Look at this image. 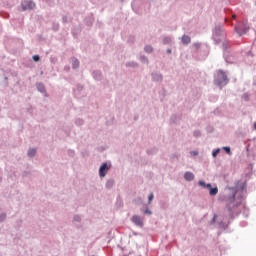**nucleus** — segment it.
Listing matches in <instances>:
<instances>
[{
  "label": "nucleus",
  "mask_w": 256,
  "mask_h": 256,
  "mask_svg": "<svg viewBox=\"0 0 256 256\" xmlns=\"http://www.w3.org/2000/svg\"><path fill=\"white\" fill-rule=\"evenodd\" d=\"M233 194L229 197L226 207L222 215L217 216L213 215V218L210 220L209 225H216L218 229H227L229 223L242 213L244 217H249V208L241 204L243 201V194L245 193V183L237 184L232 188Z\"/></svg>",
  "instance_id": "nucleus-1"
},
{
  "label": "nucleus",
  "mask_w": 256,
  "mask_h": 256,
  "mask_svg": "<svg viewBox=\"0 0 256 256\" xmlns=\"http://www.w3.org/2000/svg\"><path fill=\"white\" fill-rule=\"evenodd\" d=\"M212 39L216 45H219L221 41L225 40V30L223 29V25L218 24L215 26L212 32Z\"/></svg>",
  "instance_id": "nucleus-2"
},
{
  "label": "nucleus",
  "mask_w": 256,
  "mask_h": 256,
  "mask_svg": "<svg viewBox=\"0 0 256 256\" xmlns=\"http://www.w3.org/2000/svg\"><path fill=\"white\" fill-rule=\"evenodd\" d=\"M227 83H229L227 74H225L223 70H218L217 75L214 76V85H217V87L223 89Z\"/></svg>",
  "instance_id": "nucleus-3"
},
{
  "label": "nucleus",
  "mask_w": 256,
  "mask_h": 256,
  "mask_svg": "<svg viewBox=\"0 0 256 256\" xmlns=\"http://www.w3.org/2000/svg\"><path fill=\"white\" fill-rule=\"evenodd\" d=\"M20 7L22 11H31L35 9V2H33L32 0H24L21 2Z\"/></svg>",
  "instance_id": "nucleus-4"
},
{
  "label": "nucleus",
  "mask_w": 256,
  "mask_h": 256,
  "mask_svg": "<svg viewBox=\"0 0 256 256\" xmlns=\"http://www.w3.org/2000/svg\"><path fill=\"white\" fill-rule=\"evenodd\" d=\"M111 163L104 162L101 164L99 168V177H105L107 173H109V169H111Z\"/></svg>",
  "instance_id": "nucleus-5"
},
{
  "label": "nucleus",
  "mask_w": 256,
  "mask_h": 256,
  "mask_svg": "<svg viewBox=\"0 0 256 256\" xmlns=\"http://www.w3.org/2000/svg\"><path fill=\"white\" fill-rule=\"evenodd\" d=\"M131 221L136 227L143 228V219L139 215H133Z\"/></svg>",
  "instance_id": "nucleus-6"
},
{
  "label": "nucleus",
  "mask_w": 256,
  "mask_h": 256,
  "mask_svg": "<svg viewBox=\"0 0 256 256\" xmlns=\"http://www.w3.org/2000/svg\"><path fill=\"white\" fill-rule=\"evenodd\" d=\"M247 31H249V28H247V26L235 27V32L239 35V37H242V35H246Z\"/></svg>",
  "instance_id": "nucleus-7"
},
{
  "label": "nucleus",
  "mask_w": 256,
  "mask_h": 256,
  "mask_svg": "<svg viewBox=\"0 0 256 256\" xmlns=\"http://www.w3.org/2000/svg\"><path fill=\"white\" fill-rule=\"evenodd\" d=\"M222 49L224 51V57H227L229 55V49H230V45H229V41L225 40H222Z\"/></svg>",
  "instance_id": "nucleus-8"
},
{
  "label": "nucleus",
  "mask_w": 256,
  "mask_h": 256,
  "mask_svg": "<svg viewBox=\"0 0 256 256\" xmlns=\"http://www.w3.org/2000/svg\"><path fill=\"white\" fill-rule=\"evenodd\" d=\"M207 189L209 190V195H211V197L217 195V193H219V188L217 187H213L211 185V183L207 184Z\"/></svg>",
  "instance_id": "nucleus-9"
},
{
  "label": "nucleus",
  "mask_w": 256,
  "mask_h": 256,
  "mask_svg": "<svg viewBox=\"0 0 256 256\" xmlns=\"http://www.w3.org/2000/svg\"><path fill=\"white\" fill-rule=\"evenodd\" d=\"M92 77L95 81H102L103 73L99 70H95L92 72Z\"/></svg>",
  "instance_id": "nucleus-10"
},
{
  "label": "nucleus",
  "mask_w": 256,
  "mask_h": 256,
  "mask_svg": "<svg viewBox=\"0 0 256 256\" xmlns=\"http://www.w3.org/2000/svg\"><path fill=\"white\" fill-rule=\"evenodd\" d=\"M152 76V80L156 81V82H161L163 81V74L159 73V72H153L151 74Z\"/></svg>",
  "instance_id": "nucleus-11"
},
{
  "label": "nucleus",
  "mask_w": 256,
  "mask_h": 256,
  "mask_svg": "<svg viewBox=\"0 0 256 256\" xmlns=\"http://www.w3.org/2000/svg\"><path fill=\"white\" fill-rule=\"evenodd\" d=\"M184 179L185 181H193V179H195V174H193V172H185L184 173Z\"/></svg>",
  "instance_id": "nucleus-12"
},
{
  "label": "nucleus",
  "mask_w": 256,
  "mask_h": 256,
  "mask_svg": "<svg viewBox=\"0 0 256 256\" xmlns=\"http://www.w3.org/2000/svg\"><path fill=\"white\" fill-rule=\"evenodd\" d=\"M36 88L39 93H47V90H45V85L43 83H37Z\"/></svg>",
  "instance_id": "nucleus-13"
},
{
  "label": "nucleus",
  "mask_w": 256,
  "mask_h": 256,
  "mask_svg": "<svg viewBox=\"0 0 256 256\" xmlns=\"http://www.w3.org/2000/svg\"><path fill=\"white\" fill-rule=\"evenodd\" d=\"M181 41H182L183 45H189V43H191V37L184 34L181 37Z\"/></svg>",
  "instance_id": "nucleus-14"
},
{
  "label": "nucleus",
  "mask_w": 256,
  "mask_h": 256,
  "mask_svg": "<svg viewBox=\"0 0 256 256\" xmlns=\"http://www.w3.org/2000/svg\"><path fill=\"white\" fill-rule=\"evenodd\" d=\"M126 67H130L131 69H137L139 67V64L135 61L126 62Z\"/></svg>",
  "instance_id": "nucleus-15"
},
{
  "label": "nucleus",
  "mask_w": 256,
  "mask_h": 256,
  "mask_svg": "<svg viewBox=\"0 0 256 256\" xmlns=\"http://www.w3.org/2000/svg\"><path fill=\"white\" fill-rule=\"evenodd\" d=\"M172 43H173V38L171 36H165L163 38L164 45H172Z\"/></svg>",
  "instance_id": "nucleus-16"
},
{
  "label": "nucleus",
  "mask_w": 256,
  "mask_h": 256,
  "mask_svg": "<svg viewBox=\"0 0 256 256\" xmlns=\"http://www.w3.org/2000/svg\"><path fill=\"white\" fill-rule=\"evenodd\" d=\"M113 185H115V180L114 179H108L106 181L105 187H106V189H113Z\"/></svg>",
  "instance_id": "nucleus-17"
},
{
  "label": "nucleus",
  "mask_w": 256,
  "mask_h": 256,
  "mask_svg": "<svg viewBox=\"0 0 256 256\" xmlns=\"http://www.w3.org/2000/svg\"><path fill=\"white\" fill-rule=\"evenodd\" d=\"M226 13L228 15L227 18H225V21H229V19H237V15L233 14L231 10H226Z\"/></svg>",
  "instance_id": "nucleus-18"
},
{
  "label": "nucleus",
  "mask_w": 256,
  "mask_h": 256,
  "mask_svg": "<svg viewBox=\"0 0 256 256\" xmlns=\"http://www.w3.org/2000/svg\"><path fill=\"white\" fill-rule=\"evenodd\" d=\"M27 155H28V157L33 158L35 155H37V149H35V148H29Z\"/></svg>",
  "instance_id": "nucleus-19"
},
{
  "label": "nucleus",
  "mask_w": 256,
  "mask_h": 256,
  "mask_svg": "<svg viewBox=\"0 0 256 256\" xmlns=\"http://www.w3.org/2000/svg\"><path fill=\"white\" fill-rule=\"evenodd\" d=\"M72 69H79V59L72 58Z\"/></svg>",
  "instance_id": "nucleus-20"
},
{
  "label": "nucleus",
  "mask_w": 256,
  "mask_h": 256,
  "mask_svg": "<svg viewBox=\"0 0 256 256\" xmlns=\"http://www.w3.org/2000/svg\"><path fill=\"white\" fill-rule=\"evenodd\" d=\"M81 91H83V85L78 84V85L76 86V89H74V94H75V95H80V94H81Z\"/></svg>",
  "instance_id": "nucleus-21"
},
{
  "label": "nucleus",
  "mask_w": 256,
  "mask_h": 256,
  "mask_svg": "<svg viewBox=\"0 0 256 256\" xmlns=\"http://www.w3.org/2000/svg\"><path fill=\"white\" fill-rule=\"evenodd\" d=\"M141 211L144 215H153V211H151L147 206L145 209H141Z\"/></svg>",
  "instance_id": "nucleus-22"
},
{
  "label": "nucleus",
  "mask_w": 256,
  "mask_h": 256,
  "mask_svg": "<svg viewBox=\"0 0 256 256\" xmlns=\"http://www.w3.org/2000/svg\"><path fill=\"white\" fill-rule=\"evenodd\" d=\"M139 61H141V63H144L146 65L149 64V59L145 55L140 56Z\"/></svg>",
  "instance_id": "nucleus-23"
},
{
  "label": "nucleus",
  "mask_w": 256,
  "mask_h": 256,
  "mask_svg": "<svg viewBox=\"0 0 256 256\" xmlns=\"http://www.w3.org/2000/svg\"><path fill=\"white\" fill-rule=\"evenodd\" d=\"M84 123H85V121H83V119H81V118H77V119L75 120V125H77V127L83 126Z\"/></svg>",
  "instance_id": "nucleus-24"
},
{
  "label": "nucleus",
  "mask_w": 256,
  "mask_h": 256,
  "mask_svg": "<svg viewBox=\"0 0 256 256\" xmlns=\"http://www.w3.org/2000/svg\"><path fill=\"white\" fill-rule=\"evenodd\" d=\"M144 51H145V53H153V46H151V45H146V46L144 47Z\"/></svg>",
  "instance_id": "nucleus-25"
},
{
  "label": "nucleus",
  "mask_w": 256,
  "mask_h": 256,
  "mask_svg": "<svg viewBox=\"0 0 256 256\" xmlns=\"http://www.w3.org/2000/svg\"><path fill=\"white\" fill-rule=\"evenodd\" d=\"M219 153H221V149L220 148L214 149L212 151V157L215 159L217 157V155H219Z\"/></svg>",
  "instance_id": "nucleus-26"
},
{
  "label": "nucleus",
  "mask_w": 256,
  "mask_h": 256,
  "mask_svg": "<svg viewBox=\"0 0 256 256\" xmlns=\"http://www.w3.org/2000/svg\"><path fill=\"white\" fill-rule=\"evenodd\" d=\"M93 21L94 20L92 17L85 18V23H86V25H88V27L93 25Z\"/></svg>",
  "instance_id": "nucleus-27"
},
{
  "label": "nucleus",
  "mask_w": 256,
  "mask_h": 256,
  "mask_svg": "<svg viewBox=\"0 0 256 256\" xmlns=\"http://www.w3.org/2000/svg\"><path fill=\"white\" fill-rule=\"evenodd\" d=\"M222 149H223V151H225V153H227V155H232L231 147L224 146V147H222Z\"/></svg>",
  "instance_id": "nucleus-28"
},
{
  "label": "nucleus",
  "mask_w": 256,
  "mask_h": 256,
  "mask_svg": "<svg viewBox=\"0 0 256 256\" xmlns=\"http://www.w3.org/2000/svg\"><path fill=\"white\" fill-rule=\"evenodd\" d=\"M73 221H74V223H81V216H79V215H74Z\"/></svg>",
  "instance_id": "nucleus-29"
},
{
  "label": "nucleus",
  "mask_w": 256,
  "mask_h": 256,
  "mask_svg": "<svg viewBox=\"0 0 256 256\" xmlns=\"http://www.w3.org/2000/svg\"><path fill=\"white\" fill-rule=\"evenodd\" d=\"M193 137H196V139L199 138V137H201V131L195 130V131L193 132Z\"/></svg>",
  "instance_id": "nucleus-30"
},
{
  "label": "nucleus",
  "mask_w": 256,
  "mask_h": 256,
  "mask_svg": "<svg viewBox=\"0 0 256 256\" xmlns=\"http://www.w3.org/2000/svg\"><path fill=\"white\" fill-rule=\"evenodd\" d=\"M155 195L153 193H150L148 196V205H151V201H153Z\"/></svg>",
  "instance_id": "nucleus-31"
},
{
  "label": "nucleus",
  "mask_w": 256,
  "mask_h": 256,
  "mask_svg": "<svg viewBox=\"0 0 256 256\" xmlns=\"http://www.w3.org/2000/svg\"><path fill=\"white\" fill-rule=\"evenodd\" d=\"M67 155H68L69 157H75V150L69 149V150L67 151Z\"/></svg>",
  "instance_id": "nucleus-32"
},
{
  "label": "nucleus",
  "mask_w": 256,
  "mask_h": 256,
  "mask_svg": "<svg viewBox=\"0 0 256 256\" xmlns=\"http://www.w3.org/2000/svg\"><path fill=\"white\" fill-rule=\"evenodd\" d=\"M198 185H200V187H204V189H207V183H205V181H203V180H200L198 182Z\"/></svg>",
  "instance_id": "nucleus-33"
},
{
  "label": "nucleus",
  "mask_w": 256,
  "mask_h": 256,
  "mask_svg": "<svg viewBox=\"0 0 256 256\" xmlns=\"http://www.w3.org/2000/svg\"><path fill=\"white\" fill-rule=\"evenodd\" d=\"M5 219H7V214H5V213L0 214V223H3V221H5Z\"/></svg>",
  "instance_id": "nucleus-34"
},
{
  "label": "nucleus",
  "mask_w": 256,
  "mask_h": 256,
  "mask_svg": "<svg viewBox=\"0 0 256 256\" xmlns=\"http://www.w3.org/2000/svg\"><path fill=\"white\" fill-rule=\"evenodd\" d=\"M32 59H33V61H34L35 63H37V62H39V61L41 60V57H40L39 55H34V56L32 57Z\"/></svg>",
  "instance_id": "nucleus-35"
},
{
  "label": "nucleus",
  "mask_w": 256,
  "mask_h": 256,
  "mask_svg": "<svg viewBox=\"0 0 256 256\" xmlns=\"http://www.w3.org/2000/svg\"><path fill=\"white\" fill-rule=\"evenodd\" d=\"M190 153L193 155V157H197V155H199L198 151H191Z\"/></svg>",
  "instance_id": "nucleus-36"
},
{
  "label": "nucleus",
  "mask_w": 256,
  "mask_h": 256,
  "mask_svg": "<svg viewBox=\"0 0 256 256\" xmlns=\"http://www.w3.org/2000/svg\"><path fill=\"white\" fill-rule=\"evenodd\" d=\"M62 22H63V23H68L67 16H63V17H62Z\"/></svg>",
  "instance_id": "nucleus-37"
},
{
  "label": "nucleus",
  "mask_w": 256,
  "mask_h": 256,
  "mask_svg": "<svg viewBox=\"0 0 256 256\" xmlns=\"http://www.w3.org/2000/svg\"><path fill=\"white\" fill-rule=\"evenodd\" d=\"M29 175V172L28 171H24L23 173H22V177H27Z\"/></svg>",
  "instance_id": "nucleus-38"
},
{
  "label": "nucleus",
  "mask_w": 256,
  "mask_h": 256,
  "mask_svg": "<svg viewBox=\"0 0 256 256\" xmlns=\"http://www.w3.org/2000/svg\"><path fill=\"white\" fill-rule=\"evenodd\" d=\"M166 53H168V55H171L172 50H171L170 48H168V49L166 50Z\"/></svg>",
  "instance_id": "nucleus-39"
},
{
  "label": "nucleus",
  "mask_w": 256,
  "mask_h": 256,
  "mask_svg": "<svg viewBox=\"0 0 256 256\" xmlns=\"http://www.w3.org/2000/svg\"><path fill=\"white\" fill-rule=\"evenodd\" d=\"M194 45H195V47H200L201 44H194Z\"/></svg>",
  "instance_id": "nucleus-40"
},
{
  "label": "nucleus",
  "mask_w": 256,
  "mask_h": 256,
  "mask_svg": "<svg viewBox=\"0 0 256 256\" xmlns=\"http://www.w3.org/2000/svg\"><path fill=\"white\" fill-rule=\"evenodd\" d=\"M254 129H255V131H256V122L254 123Z\"/></svg>",
  "instance_id": "nucleus-41"
},
{
  "label": "nucleus",
  "mask_w": 256,
  "mask_h": 256,
  "mask_svg": "<svg viewBox=\"0 0 256 256\" xmlns=\"http://www.w3.org/2000/svg\"><path fill=\"white\" fill-rule=\"evenodd\" d=\"M248 55H251V52H248Z\"/></svg>",
  "instance_id": "nucleus-42"
},
{
  "label": "nucleus",
  "mask_w": 256,
  "mask_h": 256,
  "mask_svg": "<svg viewBox=\"0 0 256 256\" xmlns=\"http://www.w3.org/2000/svg\"><path fill=\"white\" fill-rule=\"evenodd\" d=\"M175 116H172L171 119H173Z\"/></svg>",
  "instance_id": "nucleus-43"
}]
</instances>
